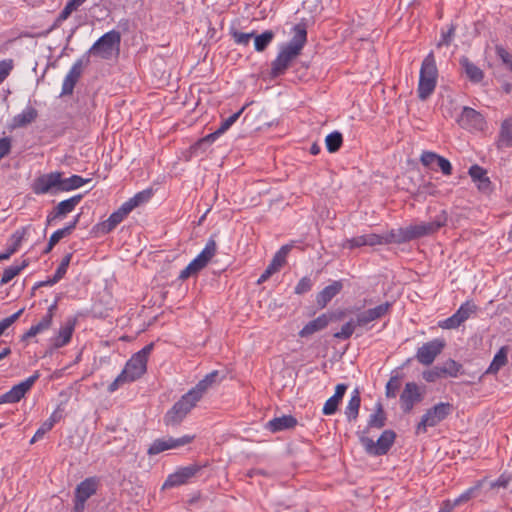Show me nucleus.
I'll return each instance as SVG.
<instances>
[{
	"label": "nucleus",
	"mask_w": 512,
	"mask_h": 512,
	"mask_svg": "<svg viewBox=\"0 0 512 512\" xmlns=\"http://www.w3.org/2000/svg\"><path fill=\"white\" fill-rule=\"evenodd\" d=\"M444 347L443 339H433L419 347L415 357L419 363L426 366L431 365Z\"/></svg>",
	"instance_id": "obj_15"
},
{
	"label": "nucleus",
	"mask_w": 512,
	"mask_h": 512,
	"mask_svg": "<svg viewBox=\"0 0 512 512\" xmlns=\"http://www.w3.org/2000/svg\"><path fill=\"white\" fill-rule=\"evenodd\" d=\"M470 177L474 182H477V187L481 192L489 193L492 190V183L487 176L485 169L479 165H472L468 171Z\"/></svg>",
	"instance_id": "obj_25"
},
{
	"label": "nucleus",
	"mask_w": 512,
	"mask_h": 512,
	"mask_svg": "<svg viewBox=\"0 0 512 512\" xmlns=\"http://www.w3.org/2000/svg\"><path fill=\"white\" fill-rule=\"evenodd\" d=\"M254 37H255V39H254L255 50L258 52H262L272 42V40L274 38V32L271 30H267L260 35H257V36L254 35Z\"/></svg>",
	"instance_id": "obj_43"
},
{
	"label": "nucleus",
	"mask_w": 512,
	"mask_h": 512,
	"mask_svg": "<svg viewBox=\"0 0 512 512\" xmlns=\"http://www.w3.org/2000/svg\"><path fill=\"white\" fill-rule=\"evenodd\" d=\"M37 115V110L28 106L20 114L13 117L12 126L14 128L24 127L32 123L37 118Z\"/></svg>",
	"instance_id": "obj_33"
},
{
	"label": "nucleus",
	"mask_w": 512,
	"mask_h": 512,
	"mask_svg": "<svg viewBox=\"0 0 512 512\" xmlns=\"http://www.w3.org/2000/svg\"><path fill=\"white\" fill-rule=\"evenodd\" d=\"M11 150V139L4 137L0 139V160L7 156Z\"/></svg>",
	"instance_id": "obj_58"
},
{
	"label": "nucleus",
	"mask_w": 512,
	"mask_h": 512,
	"mask_svg": "<svg viewBox=\"0 0 512 512\" xmlns=\"http://www.w3.org/2000/svg\"><path fill=\"white\" fill-rule=\"evenodd\" d=\"M82 72L83 62L82 60H77L64 78L61 95H71L73 93L74 87L80 79Z\"/></svg>",
	"instance_id": "obj_23"
},
{
	"label": "nucleus",
	"mask_w": 512,
	"mask_h": 512,
	"mask_svg": "<svg viewBox=\"0 0 512 512\" xmlns=\"http://www.w3.org/2000/svg\"><path fill=\"white\" fill-rule=\"evenodd\" d=\"M98 488V480L89 477L80 482L75 489L74 508L71 512H84L86 501L93 496Z\"/></svg>",
	"instance_id": "obj_11"
},
{
	"label": "nucleus",
	"mask_w": 512,
	"mask_h": 512,
	"mask_svg": "<svg viewBox=\"0 0 512 512\" xmlns=\"http://www.w3.org/2000/svg\"><path fill=\"white\" fill-rule=\"evenodd\" d=\"M357 326L356 319H351L341 327L340 331L334 334V337L337 339L347 340L352 336Z\"/></svg>",
	"instance_id": "obj_48"
},
{
	"label": "nucleus",
	"mask_w": 512,
	"mask_h": 512,
	"mask_svg": "<svg viewBox=\"0 0 512 512\" xmlns=\"http://www.w3.org/2000/svg\"><path fill=\"white\" fill-rule=\"evenodd\" d=\"M216 250L217 244L214 239L210 238L200 254L195 259H193L185 269L181 271L179 278L187 279L191 275L196 274L202 270L215 255Z\"/></svg>",
	"instance_id": "obj_9"
},
{
	"label": "nucleus",
	"mask_w": 512,
	"mask_h": 512,
	"mask_svg": "<svg viewBox=\"0 0 512 512\" xmlns=\"http://www.w3.org/2000/svg\"><path fill=\"white\" fill-rule=\"evenodd\" d=\"M79 220H80V214H78L76 217H74V219L63 228V230L66 232V234L68 236L74 231L77 224L79 223Z\"/></svg>",
	"instance_id": "obj_63"
},
{
	"label": "nucleus",
	"mask_w": 512,
	"mask_h": 512,
	"mask_svg": "<svg viewBox=\"0 0 512 512\" xmlns=\"http://www.w3.org/2000/svg\"><path fill=\"white\" fill-rule=\"evenodd\" d=\"M385 413L380 403L377 404L375 412L370 416L368 427L382 428L385 425Z\"/></svg>",
	"instance_id": "obj_44"
},
{
	"label": "nucleus",
	"mask_w": 512,
	"mask_h": 512,
	"mask_svg": "<svg viewBox=\"0 0 512 512\" xmlns=\"http://www.w3.org/2000/svg\"><path fill=\"white\" fill-rule=\"evenodd\" d=\"M313 282L309 277H303L295 286V294L301 295L311 290Z\"/></svg>",
	"instance_id": "obj_53"
},
{
	"label": "nucleus",
	"mask_w": 512,
	"mask_h": 512,
	"mask_svg": "<svg viewBox=\"0 0 512 512\" xmlns=\"http://www.w3.org/2000/svg\"><path fill=\"white\" fill-rule=\"evenodd\" d=\"M442 374L445 377H457L462 371V365L453 359H448L441 366Z\"/></svg>",
	"instance_id": "obj_41"
},
{
	"label": "nucleus",
	"mask_w": 512,
	"mask_h": 512,
	"mask_svg": "<svg viewBox=\"0 0 512 512\" xmlns=\"http://www.w3.org/2000/svg\"><path fill=\"white\" fill-rule=\"evenodd\" d=\"M507 354H508L507 347L500 348L499 351L495 354L486 373L487 374H496L502 367H504L508 362Z\"/></svg>",
	"instance_id": "obj_36"
},
{
	"label": "nucleus",
	"mask_w": 512,
	"mask_h": 512,
	"mask_svg": "<svg viewBox=\"0 0 512 512\" xmlns=\"http://www.w3.org/2000/svg\"><path fill=\"white\" fill-rule=\"evenodd\" d=\"M461 324L458 323V320L454 315L448 317L447 319L439 322V326L443 329H455L458 328Z\"/></svg>",
	"instance_id": "obj_59"
},
{
	"label": "nucleus",
	"mask_w": 512,
	"mask_h": 512,
	"mask_svg": "<svg viewBox=\"0 0 512 512\" xmlns=\"http://www.w3.org/2000/svg\"><path fill=\"white\" fill-rule=\"evenodd\" d=\"M423 378L427 382H435L440 378H444L440 366H435L430 370L423 372Z\"/></svg>",
	"instance_id": "obj_54"
},
{
	"label": "nucleus",
	"mask_w": 512,
	"mask_h": 512,
	"mask_svg": "<svg viewBox=\"0 0 512 512\" xmlns=\"http://www.w3.org/2000/svg\"><path fill=\"white\" fill-rule=\"evenodd\" d=\"M194 436L184 435L179 438H173L170 436L155 439L149 446L147 453L148 455H157L166 450L177 449L184 445L191 443Z\"/></svg>",
	"instance_id": "obj_12"
},
{
	"label": "nucleus",
	"mask_w": 512,
	"mask_h": 512,
	"mask_svg": "<svg viewBox=\"0 0 512 512\" xmlns=\"http://www.w3.org/2000/svg\"><path fill=\"white\" fill-rule=\"evenodd\" d=\"M343 284L341 281H334L332 284L326 286L321 290L316 297L317 305L321 308L327 304L342 290Z\"/></svg>",
	"instance_id": "obj_26"
},
{
	"label": "nucleus",
	"mask_w": 512,
	"mask_h": 512,
	"mask_svg": "<svg viewBox=\"0 0 512 512\" xmlns=\"http://www.w3.org/2000/svg\"><path fill=\"white\" fill-rule=\"evenodd\" d=\"M200 470L201 466L197 464L182 467L167 477L162 488L166 489L186 484L189 479L194 477Z\"/></svg>",
	"instance_id": "obj_19"
},
{
	"label": "nucleus",
	"mask_w": 512,
	"mask_h": 512,
	"mask_svg": "<svg viewBox=\"0 0 512 512\" xmlns=\"http://www.w3.org/2000/svg\"><path fill=\"white\" fill-rule=\"evenodd\" d=\"M121 35L111 30L102 35L90 48L89 53L105 60L111 59L119 51Z\"/></svg>",
	"instance_id": "obj_5"
},
{
	"label": "nucleus",
	"mask_w": 512,
	"mask_h": 512,
	"mask_svg": "<svg viewBox=\"0 0 512 512\" xmlns=\"http://www.w3.org/2000/svg\"><path fill=\"white\" fill-rule=\"evenodd\" d=\"M82 4L78 0H69L63 10L58 15L54 26H58L61 22L68 19L71 13L77 10Z\"/></svg>",
	"instance_id": "obj_46"
},
{
	"label": "nucleus",
	"mask_w": 512,
	"mask_h": 512,
	"mask_svg": "<svg viewBox=\"0 0 512 512\" xmlns=\"http://www.w3.org/2000/svg\"><path fill=\"white\" fill-rule=\"evenodd\" d=\"M82 195H75L69 199L59 202L47 215L46 225H51L57 220L64 219L69 213L74 211L80 203Z\"/></svg>",
	"instance_id": "obj_17"
},
{
	"label": "nucleus",
	"mask_w": 512,
	"mask_h": 512,
	"mask_svg": "<svg viewBox=\"0 0 512 512\" xmlns=\"http://www.w3.org/2000/svg\"><path fill=\"white\" fill-rule=\"evenodd\" d=\"M274 273H276L273 269H271L269 266L265 269V271L261 274V276L258 279V283H263L267 281Z\"/></svg>",
	"instance_id": "obj_64"
},
{
	"label": "nucleus",
	"mask_w": 512,
	"mask_h": 512,
	"mask_svg": "<svg viewBox=\"0 0 512 512\" xmlns=\"http://www.w3.org/2000/svg\"><path fill=\"white\" fill-rule=\"evenodd\" d=\"M153 350V344L150 343L135 353L126 363L122 372L108 386V391L113 393L125 383L133 382L139 379L147 370L148 356Z\"/></svg>",
	"instance_id": "obj_2"
},
{
	"label": "nucleus",
	"mask_w": 512,
	"mask_h": 512,
	"mask_svg": "<svg viewBox=\"0 0 512 512\" xmlns=\"http://www.w3.org/2000/svg\"><path fill=\"white\" fill-rule=\"evenodd\" d=\"M28 265L27 260H23L20 264H13L4 269L0 285L9 283L14 277H16L24 268Z\"/></svg>",
	"instance_id": "obj_40"
},
{
	"label": "nucleus",
	"mask_w": 512,
	"mask_h": 512,
	"mask_svg": "<svg viewBox=\"0 0 512 512\" xmlns=\"http://www.w3.org/2000/svg\"><path fill=\"white\" fill-rule=\"evenodd\" d=\"M438 77V70L436 67L435 58L432 52H430L423 60L419 84H418V97L421 100H426L435 90Z\"/></svg>",
	"instance_id": "obj_4"
},
{
	"label": "nucleus",
	"mask_w": 512,
	"mask_h": 512,
	"mask_svg": "<svg viewBox=\"0 0 512 512\" xmlns=\"http://www.w3.org/2000/svg\"><path fill=\"white\" fill-rule=\"evenodd\" d=\"M52 324V319L50 315H44L42 319L35 325H32L30 329L22 336V339L25 340L27 338H31L36 336L37 334L47 330L50 328Z\"/></svg>",
	"instance_id": "obj_39"
},
{
	"label": "nucleus",
	"mask_w": 512,
	"mask_h": 512,
	"mask_svg": "<svg viewBox=\"0 0 512 512\" xmlns=\"http://www.w3.org/2000/svg\"><path fill=\"white\" fill-rule=\"evenodd\" d=\"M152 196L151 190H143L135 194L132 198L124 202L118 210L113 212L109 218L97 225V230L103 234L110 233L120 224L131 211L140 205L148 202Z\"/></svg>",
	"instance_id": "obj_3"
},
{
	"label": "nucleus",
	"mask_w": 512,
	"mask_h": 512,
	"mask_svg": "<svg viewBox=\"0 0 512 512\" xmlns=\"http://www.w3.org/2000/svg\"><path fill=\"white\" fill-rule=\"evenodd\" d=\"M425 391L415 382H408L400 394V405L404 413H410L424 398Z\"/></svg>",
	"instance_id": "obj_13"
},
{
	"label": "nucleus",
	"mask_w": 512,
	"mask_h": 512,
	"mask_svg": "<svg viewBox=\"0 0 512 512\" xmlns=\"http://www.w3.org/2000/svg\"><path fill=\"white\" fill-rule=\"evenodd\" d=\"M460 65L462 66L470 81L478 83L483 79V71L474 63H472L467 57H462L460 59Z\"/></svg>",
	"instance_id": "obj_34"
},
{
	"label": "nucleus",
	"mask_w": 512,
	"mask_h": 512,
	"mask_svg": "<svg viewBox=\"0 0 512 512\" xmlns=\"http://www.w3.org/2000/svg\"><path fill=\"white\" fill-rule=\"evenodd\" d=\"M476 311V306L473 303L466 302L462 304L459 309L453 314L458 323H464Z\"/></svg>",
	"instance_id": "obj_45"
},
{
	"label": "nucleus",
	"mask_w": 512,
	"mask_h": 512,
	"mask_svg": "<svg viewBox=\"0 0 512 512\" xmlns=\"http://www.w3.org/2000/svg\"><path fill=\"white\" fill-rule=\"evenodd\" d=\"M219 382V372L212 371L207 374L199 383L189 390L190 392H195L194 396H197V399L200 400L204 393L215 383Z\"/></svg>",
	"instance_id": "obj_32"
},
{
	"label": "nucleus",
	"mask_w": 512,
	"mask_h": 512,
	"mask_svg": "<svg viewBox=\"0 0 512 512\" xmlns=\"http://www.w3.org/2000/svg\"><path fill=\"white\" fill-rule=\"evenodd\" d=\"M307 42V29L305 24L293 27L291 40L281 47L277 57L271 63L270 77L275 79L283 75L291 63L301 54Z\"/></svg>",
	"instance_id": "obj_1"
},
{
	"label": "nucleus",
	"mask_w": 512,
	"mask_h": 512,
	"mask_svg": "<svg viewBox=\"0 0 512 512\" xmlns=\"http://www.w3.org/2000/svg\"><path fill=\"white\" fill-rule=\"evenodd\" d=\"M381 245L380 235L375 233L365 234L353 237L351 239H345L341 244L344 249H354L362 246H375Z\"/></svg>",
	"instance_id": "obj_24"
},
{
	"label": "nucleus",
	"mask_w": 512,
	"mask_h": 512,
	"mask_svg": "<svg viewBox=\"0 0 512 512\" xmlns=\"http://www.w3.org/2000/svg\"><path fill=\"white\" fill-rule=\"evenodd\" d=\"M447 222V214L442 211L435 217L434 220L429 222H419L408 226L410 239L414 240L437 232L441 227L445 226Z\"/></svg>",
	"instance_id": "obj_10"
},
{
	"label": "nucleus",
	"mask_w": 512,
	"mask_h": 512,
	"mask_svg": "<svg viewBox=\"0 0 512 512\" xmlns=\"http://www.w3.org/2000/svg\"><path fill=\"white\" fill-rule=\"evenodd\" d=\"M473 492H474L473 488L467 490L466 492L461 494L458 498H456L454 500V502L452 503V505H454V507H455V506H457V505H459L461 503H464V502L468 501L471 498Z\"/></svg>",
	"instance_id": "obj_62"
},
{
	"label": "nucleus",
	"mask_w": 512,
	"mask_h": 512,
	"mask_svg": "<svg viewBox=\"0 0 512 512\" xmlns=\"http://www.w3.org/2000/svg\"><path fill=\"white\" fill-rule=\"evenodd\" d=\"M455 31H456V26L454 24H450L446 31L442 30L440 39L436 44L437 48H441L443 46H449L455 37Z\"/></svg>",
	"instance_id": "obj_47"
},
{
	"label": "nucleus",
	"mask_w": 512,
	"mask_h": 512,
	"mask_svg": "<svg viewBox=\"0 0 512 512\" xmlns=\"http://www.w3.org/2000/svg\"><path fill=\"white\" fill-rule=\"evenodd\" d=\"M381 245L391 243H405L411 241L408 226L405 228L392 229L384 235H380Z\"/></svg>",
	"instance_id": "obj_29"
},
{
	"label": "nucleus",
	"mask_w": 512,
	"mask_h": 512,
	"mask_svg": "<svg viewBox=\"0 0 512 512\" xmlns=\"http://www.w3.org/2000/svg\"><path fill=\"white\" fill-rule=\"evenodd\" d=\"M245 108L246 106H243L239 111H237L236 113L232 114L227 119L222 121L219 128L217 129L218 133H220L221 135L225 133L239 119Z\"/></svg>",
	"instance_id": "obj_49"
},
{
	"label": "nucleus",
	"mask_w": 512,
	"mask_h": 512,
	"mask_svg": "<svg viewBox=\"0 0 512 512\" xmlns=\"http://www.w3.org/2000/svg\"><path fill=\"white\" fill-rule=\"evenodd\" d=\"M60 176H62L61 172L40 175L32 184L33 192L37 195H43L60 191Z\"/></svg>",
	"instance_id": "obj_14"
},
{
	"label": "nucleus",
	"mask_w": 512,
	"mask_h": 512,
	"mask_svg": "<svg viewBox=\"0 0 512 512\" xmlns=\"http://www.w3.org/2000/svg\"><path fill=\"white\" fill-rule=\"evenodd\" d=\"M230 34L233 37L235 43H237L239 45H248L251 38L254 37V32L243 33V32H239L235 29H231Z\"/></svg>",
	"instance_id": "obj_51"
},
{
	"label": "nucleus",
	"mask_w": 512,
	"mask_h": 512,
	"mask_svg": "<svg viewBox=\"0 0 512 512\" xmlns=\"http://www.w3.org/2000/svg\"><path fill=\"white\" fill-rule=\"evenodd\" d=\"M63 417V412L60 408L56 409L50 417L42 423L35 433V437H43L53 426L59 422Z\"/></svg>",
	"instance_id": "obj_37"
},
{
	"label": "nucleus",
	"mask_w": 512,
	"mask_h": 512,
	"mask_svg": "<svg viewBox=\"0 0 512 512\" xmlns=\"http://www.w3.org/2000/svg\"><path fill=\"white\" fill-rule=\"evenodd\" d=\"M296 424H297L296 418H294L291 415H283L281 417H276V418L270 420L267 423L266 427L271 432H279V431H283L286 429H291V428L295 427Z\"/></svg>",
	"instance_id": "obj_30"
},
{
	"label": "nucleus",
	"mask_w": 512,
	"mask_h": 512,
	"mask_svg": "<svg viewBox=\"0 0 512 512\" xmlns=\"http://www.w3.org/2000/svg\"><path fill=\"white\" fill-rule=\"evenodd\" d=\"M221 134L218 133V130H216L215 132L213 133H210L208 134L207 136H205L204 138L200 139L196 145L197 146H202L204 144H211L213 143Z\"/></svg>",
	"instance_id": "obj_61"
},
{
	"label": "nucleus",
	"mask_w": 512,
	"mask_h": 512,
	"mask_svg": "<svg viewBox=\"0 0 512 512\" xmlns=\"http://www.w3.org/2000/svg\"><path fill=\"white\" fill-rule=\"evenodd\" d=\"M24 309H20L9 317H6L0 321V336L8 329L23 313Z\"/></svg>",
	"instance_id": "obj_52"
},
{
	"label": "nucleus",
	"mask_w": 512,
	"mask_h": 512,
	"mask_svg": "<svg viewBox=\"0 0 512 512\" xmlns=\"http://www.w3.org/2000/svg\"><path fill=\"white\" fill-rule=\"evenodd\" d=\"M496 144L499 149L512 147V118L502 122Z\"/></svg>",
	"instance_id": "obj_31"
},
{
	"label": "nucleus",
	"mask_w": 512,
	"mask_h": 512,
	"mask_svg": "<svg viewBox=\"0 0 512 512\" xmlns=\"http://www.w3.org/2000/svg\"><path fill=\"white\" fill-rule=\"evenodd\" d=\"M497 56L512 71V55L502 46H496Z\"/></svg>",
	"instance_id": "obj_57"
},
{
	"label": "nucleus",
	"mask_w": 512,
	"mask_h": 512,
	"mask_svg": "<svg viewBox=\"0 0 512 512\" xmlns=\"http://www.w3.org/2000/svg\"><path fill=\"white\" fill-rule=\"evenodd\" d=\"M420 161L423 166L428 167L432 170H436L437 166L441 170V172L446 176L452 174V165L450 161L434 152L424 151L421 154Z\"/></svg>",
	"instance_id": "obj_21"
},
{
	"label": "nucleus",
	"mask_w": 512,
	"mask_h": 512,
	"mask_svg": "<svg viewBox=\"0 0 512 512\" xmlns=\"http://www.w3.org/2000/svg\"><path fill=\"white\" fill-rule=\"evenodd\" d=\"M346 390V384L341 383L336 386L334 395L330 397L323 406L322 412L324 415H333L337 411L338 405L341 402Z\"/></svg>",
	"instance_id": "obj_27"
},
{
	"label": "nucleus",
	"mask_w": 512,
	"mask_h": 512,
	"mask_svg": "<svg viewBox=\"0 0 512 512\" xmlns=\"http://www.w3.org/2000/svg\"><path fill=\"white\" fill-rule=\"evenodd\" d=\"M68 236L66 232L62 229L56 230L49 239L50 247H54L62 238Z\"/></svg>",
	"instance_id": "obj_60"
},
{
	"label": "nucleus",
	"mask_w": 512,
	"mask_h": 512,
	"mask_svg": "<svg viewBox=\"0 0 512 512\" xmlns=\"http://www.w3.org/2000/svg\"><path fill=\"white\" fill-rule=\"evenodd\" d=\"M400 388V380L397 376H393L386 384L385 392L388 398H395Z\"/></svg>",
	"instance_id": "obj_50"
},
{
	"label": "nucleus",
	"mask_w": 512,
	"mask_h": 512,
	"mask_svg": "<svg viewBox=\"0 0 512 512\" xmlns=\"http://www.w3.org/2000/svg\"><path fill=\"white\" fill-rule=\"evenodd\" d=\"M13 69V60L7 59L0 61V84L8 77Z\"/></svg>",
	"instance_id": "obj_56"
},
{
	"label": "nucleus",
	"mask_w": 512,
	"mask_h": 512,
	"mask_svg": "<svg viewBox=\"0 0 512 512\" xmlns=\"http://www.w3.org/2000/svg\"><path fill=\"white\" fill-rule=\"evenodd\" d=\"M326 148L330 153L337 152L343 144V136L340 132L334 131L325 138Z\"/></svg>",
	"instance_id": "obj_42"
},
{
	"label": "nucleus",
	"mask_w": 512,
	"mask_h": 512,
	"mask_svg": "<svg viewBox=\"0 0 512 512\" xmlns=\"http://www.w3.org/2000/svg\"><path fill=\"white\" fill-rule=\"evenodd\" d=\"M71 259H72V253H68L67 255H65L63 257L60 265L58 266V268L55 272L56 278L62 279L64 277V275L66 274L67 269L69 267Z\"/></svg>",
	"instance_id": "obj_55"
},
{
	"label": "nucleus",
	"mask_w": 512,
	"mask_h": 512,
	"mask_svg": "<svg viewBox=\"0 0 512 512\" xmlns=\"http://www.w3.org/2000/svg\"><path fill=\"white\" fill-rule=\"evenodd\" d=\"M76 323V317H69L65 320L64 324L60 327L57 335L51 339L52 346L55 349L64 347L71 341Z\"/></svg>",
	"instance_id": "obj_22"
},
{
	"label": "nucleus",
	"mask_w": 512,
	"mask_h": 512,
	"mask_svg": "<svg viewBox=\"0 0 512 512\" xmlns=\"http://www.w3.org/2000/svg\"><path fill=\"white\" fill-rule=\"evenodd\" d=\"M195 392L188 391L184 394L179 401H177L172 408L166 413L164 422L168 426H176L186 417L191 409L199 401Z\"/></svg>",
	"instance_id": "obj_6"
},
{
	"label": "nucleus",
	"mask_w": 512,
	"mask_h": 512,
	"mask_svg": "<svg viewBox=\"0 0 512 512\" xmlns=\"http://www.w3.org/2000/svg\"><path fill=\"white\" fill-rule=\"evenodd\" d=\"M330 322V318L326 314H322L316 319L308 322L299 332V336L304 338L325 329Z\"/></svg>",
	"instance_id": "obj_28"
},
{
	"label": "nucleus",
	"mask_w": 512,
	"mask_h": 512,
	"mask_svg": "<svg viewBox=\"0 0 512 512\" xmlns=\"http://www.w3.org/2000/svg\"><path fill=\"white\" fill-rule=\"evenodd\" d=\"M396 434L392 430H385L376 442L367 436H360V443L369 455H385L394 443Z\"/></svg>",
	"instance_id": "obj_8"
},
{
	"label": "nucleus",
	"mask_w": 512,
	"mask_h": 512,
	"mask_svg": "<svg viewBox=\"0 0 512 512\" xmlns=\"http://www.w3.org/2000/svg\"><path fill=\"white\" fill-rule=\"evenodd\" d=\"M88 182H90V179H84L78 175H72L65 179L60 176V191H71L80 188Z\"/></svg>",
	"instance_id": "obj_38"
},
{
	"label": "nucleus",
	"mask_w": 512,
	"mask_h": 512,
	"mask_svg": "<svg viewBox=\"0 0 512 512\" xmlns=\"http://www.w3.org/2000/svg\"><path fill=\"white\" fill-rule=\"evenodd\" d=\"M453 410L452 404L441 402L428 409L416 427V433H425L428 427H434L443 421Z\"/></svg>",
	"instance_id": "obj_7"
},
{
	"label": "nucleus",
	"mask_w": 512,
	"mask_h": 512,
	"mask_svg": "<svg viewBox=\"0 0 512 512\" xmlns=\"http://www.w3.org/2000/svg\"><path fill=\"white\" fill-rule=\"evenodd\" d=\"M39 373L35 372L26 380L14 385L8 392L0 396V404L3 403H17L24 395L31 389L34 383L38 380Z\"/></svg>",
	"instance_id": "obj_16"
},
{
	"label": "nucleus",
	"mask_w": 512,
	"mask_h": 512,
	"mask_svg": "<svg viewBox=\"0 0 512 512\" xmlns=\"http://www.w3.org/2000/svg\"><path fill=\"white\" fill-rule=\"evenodd\" d=\"M361 404L360 392L355 389L351 395V398L346 406L345 415L348 421H354L358 417L359 409Z\"/></svg>",
	"instance_id": "obj_35"
},
{
	"label": "nucleus",
	"mask_w": 512,
	"mask_h": 512,
	"mask_svg": "<svg viewBox=\"0 0 512 512\" xmlns=\"http://www.w3.org/2000/svg\"><path fill=\"white\" fill-rule=\"evenodd\" d=\"M458 124L470 131L483 130L485 120L483 116L473 108L463 107L461 114L457 118Z\"/></svg>",
	"instance_id": "obj_18"
},
{
	"label": "nucleus",
	"mask_w": 512,
	"mask_h": 512,
	"mask_svg": "<svg viewBox=\"0 0 512 512\" xmlns=\"http://www.w3.org/2000/svg\"><path fill=\"white\" fill-rule=\"evenodd\" d=\"M390 302L382 303L374 308L365 310L356 316V324L358 327H367L369 323L379 320L387 315L391 309Z\"/></svg>",
	"instance_id": "obj_20"
}]
</instances>
